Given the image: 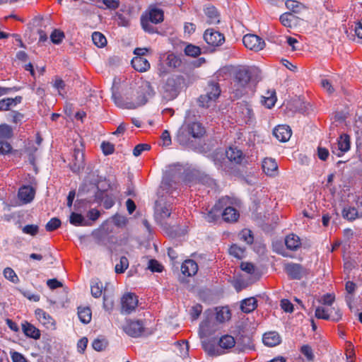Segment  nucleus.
Segmentation results:
<instances>
[{
  "mask_svg": "<svg viewBox=\"0 0 362 362\" xmlns=\"http://www.w3.org/2000/svg\"><path fill=\"white\" fill-rule=\"evenodd\" d=\"M164 20V12L156 7H150L141 18L142 28L150 34L157 33L158 29L153 25L162 23Z\"/></svg>",
  "mask_w": 362,
  "mask_h": 362,
  "instance_id": "1",
  "label": "nucleus"
},
{
  "mask_svg": "<svg viewBox=\"0 0 362 362\" xmlns=\"http://www.w3.org/2000/svg\"><path fill=\"white\" fill-rule=\"evenodd\" d=\"M221 93L219 83L215 81H209L204 88V93L197 98L198 105L203 108L210 107L215 104Z\"/></svg>",
  "mask_w": 362,
  "mask_h": 362,
  "instance_id": "2",
  "label": "nucleus"
},
{
  "mask_svg": "<svg viewBox=\"0 0 362 362\" xmlns=\"http://www.w3.org/2000/svg\"><path fill=\"white\" fill-rule=\"evenodd\" d=\"M182 76L169 77L163 87V98L167 101L173 100L179 95L185 84Z\"/></svg>",
  "mask_w": 362,
  "mask_h": 362,
  "instance_id": "3",
  "label": "nucleus"
},
{
  "mask_svg": "<svg viewBox=\"0 0 362 362\" xmlns=\"http://www.w3.org/2000/svg\"><path fill=\"white\" fill-rule=\"evenodd\" d=\"M250 79L251 74L247 69L242 67L235 71L233 86L235 96L241 97L246 93L245 88Z\"/></svg>",
  "mask_w": 362,
  "mask_h": 362,
  "instance_id": "4",
  "label": "nucleus"
},
{
  "mask_svg": "<svg viewBox=\"0 0 362 362\" xmlns=\"http://www.w3.org/2000/svg\"><path fill=\"white\" fill-rule=\"evenodd\" d=\"M174 210L173 203L165 202L162 203V200L156 202L155 206V218L160 225L163 224V221L169 218Z\"/></svg>",
  "mask_w": 362,
  "mask_h": 362,
  "instance_id": "5",
  "label": "nucleus"
},
{
  "mask_svg": "<svg viewBox=\"0 0 362 362\" xmlns=\"http://www.w3.org/2000/svg\"><path fill=\"white\" fill-rule=\"evenodd\" d=\"M284 270L291 279L300 280L309 274V269L296 263H288L285 264Z\"/></svg>",
  "mask_w": 362,
  "mask_h": 362,
  "instance_id": "6",
  "label": "nucleus"
},
{
  "mask_svg": "<svg viewBox=\"0 0 362 362\" xmlns=\"http://www.w3.org/2000/svg\"><path fill=\"white\" fill-rule=\"evenodd\" d=\"M243 42L245 47L255 52H259L265 46L264 41L259 36L254 34L245 35L243 38Z\"/></svg>",
  "mask_w": 362,
  "mask_h": 362,
  "instance_id": "7",
  "label": "nucleus"
},
{
  "mask_svg": "<svg viewBox=\"0 0 362 362\" xmlns=\"http://www.w3.org/2000/svg\"><path fill=\"white\" fill-rule=\"evenodd\" d=\"M123 329L129 336L132 337H139L141 336L144 331V327L142 321L129 320L127 321Z\"/></svg>",
  "mask_w": 362,
  "mask_h": 362,
  "instance_id": "8",
  "label": "nucleus"
},
{
  "mask_svg": "<svg viewBox=\"0 0 362 362\" xmlns=\"http://www.w3.org/2000/svg\"><path fill=\"white\" fill-rule=\"evenodd\" d=\"M204 38L206 42L211 46H220L225 42L223 34L213 28L207 29L204 34Z\"/></svg>",
  "mask_w": 362,
  "mask_h": 362,
  "instance_id": "9",
  "label": "nucleus"
},
{
  "mask_svg": "<svg viewBox=\"0 0 362 362\" xmlns=\"http://www.w3.org/2000/svg\"><path fill=\"white\" fill-rule=\"evenodd\" d=\"M93 187L95 188L96 189V192H95L94 195V199L93 200H87L86 199L77 200L75 204V206L77 208V209H78L81 207L85 206L87 204L97 203L98 204H100L103 202L105 197H106V195L107 194L106 190H101L96 185H94Z\"/></svg>",
  "mask_w": 362,
  "mask_h": 362,
  "instance_id": "10",
  "label": "nucleus"
},
{
  "mask_svg": "<svg viewBox=\"0 0 362 362\" xmlns=\"http://www.w3.org/2000/svg\"><path fill=\"white\" fill-rule=\"evenodd\" d=\"M337 144V148L332 147V153L340 157L350 148V136L346 134H341L338 139Z\"/></svg>",
  "mask_w": 362,
  "mask_h": 362,
  "instance_id": "11",
  "label": "nucleus"
},
{
  "mask_svg": "<svg viewBox=\"0 0 362 362\" xmlns=\"http://www.w3.org/2000/svg\"><path fill=\"white\" fill-rule=\"evenodd\" d=\"M192 139V137L190 132H188L183 124L177 132L175 141L181 146L190 147L194 146Z\"/></svg>",
  "mask_w": 362,
  "mask_h": 362,
  "instance_id": "12",
  "label": "nucleus"
},
{
  "mask_svg": "<svg viewBox=\"0 0 362 362\" xmlns=\"http://www.w3.org/2000/svg\"><path fill=\"white\" fill-rule=\"evenodd\" d=\"M85 166L84 163V154L80 149H74L72 161L70 163L71 170L74 173H78L81 170H83Z\"/></svg>",
  "mask_w": 362,
  "mask_h": 362,
  "instance_id": "13",
  "label": "nucleus"
},
{
  "mask_svg": "<svg viewBox=\"0 0 362 362\" xmlns=\"http://www.w3.org/2000/svg\"><path fill=\"white\" fill-rule=\"evenodd\" d=\"M138 304L137 296L133 293H127L122 298V309L126 313L133 311Z\"/></svg>",
  "mask_w": 362,
  "mask_h": 362,
  "instance_id": "14",
  "label": "nucleus"
},
{
  "mask_svg": "<svg viewBox=\"0 0 362 362\" xmlns=\"http://www.w3.org/2000/svg\"><path fill=\"white\" fill-rule=\"evenodd\" d=\"M184 125L193 139H200L205 134L204 127L198 122H186Z\"/></svg>",
  "mask_w": 362,
  "mask_h": 362,
  "instance_id": "15",
  "label": "nucleus"
},
{
  "mask_svg": "<svg viewBox=\"0 0 362 362\" xmlns=\"http://www.w3.org/2000/svg\"><path fill=\"white\" fill-rule=\"evenodd\" d=\"M236 340V349L239 352H243L245 350H251L254 349L252 337L250 335L240 334Z\"/></svg>",
  "mask_w": 362,
  "mask_h": 362,
  "instance_id": "16",
  "label": "nucleus"
},
{
  "mask_svg": "<svg viewBox=\"0 0 362 362\" xmlns=\"http://www.w3.org/2000/svg\"><path fill=\"white\" fill-rule=\"evenodd\" d=\"M235 112L247 123L253 117V112L250 106L245 102L238 103L235 108Z\"/></svg>",
  "mask_w": 362,
  "mask_h": 362,
  "instance_id": "17",
  "label": "nucleus"
},
{
  "mask_svg": "<svg viewBox=\"0 0 362 362\" xmlns=\"http://www.w3.org/2000/svg\"><path fill=\"white\" fill-rule=\"evenodd\" d=\"M273 134L279 141L285 142L291 138L292 132L288 125H279L274 129Z\"/></svg>",
  "mask_w": 362,
  "mask_h": 362,
  "instance_id": "18",
  "label": "nucleus"
},
{
  "mask_svg": "<svg viewBox=\"0 0 362 362\" xmlns=\"http://www.w3.org/2000/svg\"><path fill=\"white\" fill-rule=\"evenodd\" d=\"M226 198H222L219 199L218 203H216L214 206L206 214L204 215V218L206 221L209 223L214 222L219 218L221 215V210L223 207L222 204L225 201Z\"/></svg>",
  "mask_w": 362,
  "mask_h": 362,
  "instance_id": "19",
  "label": "nucleus"
},
{
  "mask_svg": "<svg viewBox=\"0 0 362 362\" xmlns=\"http://www.w3.org/2000/svg\"><path fill=\"white\" fill-rule=\"evenodd\" d=\"M35 189L29 185L23 186L19 189L18 198L23 204H28L32 202L35 197Z\"/></svg>",
  "mask_w": 362,
  "mask_h": 362,
  "instance_id": "20",
  "label": "nucleus"
},
{
  "mask_svg": "<svg viewBox=\"0 0 362 362\" xmlns=\"http://www.w3.org/2000/svg\"><path fill=\"white\" fill-rule=\"evenodd\" d=\"M236 344V340L235 338L229 334H224L221 336L218 341L219 349L228 352L230 349L235 347Z\"/></svg>",
  "mask_w": 362,
  "mask_h": 362,
  "instance_id": "21",
  "label": "nucleus"
},
{
  "mask_svg": "<svg viewBox=\"0 0 362 362\" xmlns=\"http://www.w3.org/2000/svg\"><path fill=\"white\" fill-rule=\"evenodd\" d=\"M281 341V337L276 332H269L263 336V343L269 347L279 345Z\"/></svg>",
  "mask_w": 362,
  "mask_h": 362,
  "instance_id": "22",
  "label": "nucleus"
},
{
  "mask_svg": "<svg viewBox=\"0 0 362 362\" xmlns=\"http://www.w3.org/2000/svg\"><path fill=\"white\" fill-rule=\"evenodd\" d=\"M181 270L183 274L192 276L197 274L198 265L193 259H187L182 263Z\"/></svg>",
  "mask_w": 362,
  "mask_h": 362,
  "instance_id": "23",
  "label": "nucleus"
},
{
  "mask_svg": "<svg viewBox=\"0 0 362 362\" xmlns=\"http://www.w3.org/2000/svg\"><path fill=\"white\" fill-rule=\"evenodd\" d=\"M221 215L223 219L228 223L236 222L240 216L239 212L232 206L226 207L222 213L221 212Z\"/></svg>",
  "mask_w": 362,
  "mask_h": 362,
  "instance_id": "24",
  "label": "nucleus"
},
{
  "mask_svg": "<svg viewBox=\"0 0 362 362\" xmlns=\"http://www.w3.org/2000/svg\"><path fill=\"white\" fill-rule=\"evenodd\" d=\"M132 65L133 68L139 71L144 72L150 68L148 61L142 57H135L132 60Z\"/></svg>",
  "mask_w": 362,
  "mask_h": 362,
  "instance_id": "25",
  "label": "nucleus"
},
{
  "mask_svg": "<svg viewBox=\"0 0 362 362\" xmlns=\"http://www.w3.org/2000/svg\"><path fill=\"white\" fill-rule=\"evenodd\" d=\"M23 333L30 338L39 339L40 338V331L32 324L25 322L22 325Z\"/></svg>",
  "mask_w": 362,
  "mask_h": 362,
  "instance_id": "26",
  "label": "nucleus"
},
{
  "mask_svg": "<svg viewBox=\"0 0 362 362\" xmlns=\"http://www.w3.org/2000/svg\"><path fill=\"white\" fill-rule=\"evenodd\" d=\"M226 156L236 164H240L244 159L243 152L236 147H230L226 151Z\"/></svg>",
  "mask_w": 362,
  "mask_h": 362,
  "instance_id": "27",
  "label": "nucleus"
},
{
  "mask_svg": "<svg viewBox=\"0 0 362 362\" xmlns=\"http://www.w3.org/2000/svg\"><path fill=\"white\" fill-rule=\"evenodd\" d=\"M206 16V22L209 24H217L220 22V16L217 9L214 6H209L204 10Z\"/></svg>",
  "mask_w": 362,
  "mask_h": 362,
  "instance_id": "28",
  "label": "nucleus"
},
{
  "mask_svg": "<svg viewBox=\"0 0 362 362\" xmlns=\"http://www.w3.org/2000/svg\"><path fill=\"white\" fill-rule=\"evenodd\" d=\"M285 244L288 250L295 251L300 247L301 242L298 235L292 233L286 237Z\"/></svg>",
  "mask_w": 362,
  "mask_h": 362,
  "instance_id": "29",
  "label": "nucleus"
},
{
  "mask_svg": "<svg viewBox=\"0 0 362 362\" xmlns=\"http://www.w3.org/2000/svg\"><path fill=\"white\" fill-rule=\"evenodd\" d=\"M262 169L268 175H274L277 171L278 166L274 159L265 158L262 162Z\"/></svg>",
  "mask_w": 362,
  "mask_h": 362,
  "instance_id": "30",
  "label": "nucleus"
},
{
  "mask_svg": "<svg viewBox=\"0 0 362 362\" xmlns=\"http://www.w3.org/2000/svg\"><path fill=\"white\" fill-rule=\"evenodd\" d=\"M91 235L98 245H105L107 243L108 233L104 228L95 230Z\"/></svg>",
  "mask_w": 362,
  "mask_h": 362,
  "instance_id": "31",
  "label": "nucleus"
},
{
  "mask_svg": "<svg viewBox=\"0 0 362 362\" xmlns=\"http://www.w3.org/2000/svg\"><path fill=\"white\" fill-rule=\"evenodd\" d=\"M35 315L41 323L46 325L47 327L54 325V320L42 309L37 308L35 310Z\"/></svg>",
  "mask_w": 362,
  "mask_h": 362,
  "instance_id": "32",
  "label": "nucleus"
},
{
  "mask_svg": "<svg viewBox=\"0 0 362 362\" xmlns=\"http://www.w3.org/2000/svg\"><path fill=\"white\" fill-rule=\"evenodd\" d=\"M137 93L138 96L136 100L134 102H130L129 105H127V108L134 109L146 103L147 98L146 95V90L144 88H140Z\"/></svg>",
  "mask_w": 362,
  "mask_h": 362,
  "instance_id": "33",
  "label": "nucleus"
},
{
  "mask_svg": "<svg viewBox=\"0 0 362 362\" xmlns=\"http://www.w3.org/2000/svg\"><path fill=\"white\" fill-rule=\"evenodd\" d=\"M257 306V301L254 297H250L241 302L240 309L245 313L252 312Z\"/></svg>",
  "mask_w": 362,
  "mask_h": 362,
  "instance_id": "34",
  "label": "nucleus"
},
{
  "mask_svg": "<svg viewBox=\"0 0 362 362\" xmlns=\"http://www.w3.org/2000/svg\"><path fill=\"white\" fill-rule=\"evenodd\" d=\"M203 348L204 351L211 356H218L226 353V351L221 350L219 349V346H216L214 344L209 342L203 343Z\"/></svg>",
  "mask_w": 362,
  "mask_h": 362,
  "instance_id": "35",
  "label": "nucleus"
},
{
  "mask_svg": "<svg viewBox=\"0 0 362 362\" xmlns=\"http://www.w3.org/2000/svg\"><path fill=\"white\" fill-rule=\"evenodd\" d=\"M69 221L74 226H91L92 223L85 219L80 214L72 212L70 215Z\"/></svg>",
  "mask_w": 362,
  "mask_h": 362,
  "instance_id": "36",
  "label": "nucleus"
},
{
  "mask_svg": "<svg viewBox=\"0 0 362 362\" xmlns=\"http://www.w3.org/2000/svg\"><path fill=\"white\" fill-rule=\"evenodd\" d=\"M262 102L264 105L268 108H272L276 101V91L274 90H268L267 96H264Z\"/></svg>",
  "mask_w": 362,
  "mask_h": 362,
  "instance_id": "37",
  "label": "nucleus"
},
{
  "mask_svg": "<svg viewBox=\"0 0 362 362\" xmlns=\"http://www.w3.org/2000/svg\"><path fill=\"white\" fill-rule=\"evenodd\" d=\"M78 315L83 323L87 324L91 320V310L89 308H78Z\"/></svg>",
  "mask_w": 362,
  "mask_h": 362,
  "instance_id": "38",
  "label": "nucleus"
},
{
  "mask_svg": "<svg viewBox=\"0 0 362 362\" xmlns=\"http://www.w3.org/2000/svg\"><path fill=\"white\" fill-rule=\"evenodd\" d=\"M342 216L349 221L355 220L358 216V211L355 207H345L342 211Z\"/></svg>",
  "mask_w": 362,
  "mask_h": 362,
  "instance_id": "39",
  "label": "nucleus"
},
{
  "mask_svg": "<svg viewBox=\"0 0 362 362\" xmlns=\"http://www.w3.org/2000/svg\"><path fill=\"white\" fill-rule=\"evenodd\" d=\"M292 108L293 111L305 114L308 111V104L302 101L300 99H296L293 101Z\"/></svg>",
  "mask_w": 362,
  "mask_h": 362,
  "instance_id": "40",
  "label": "nucleus"
},
{
  "mask_svg": "<svg viewBox=\"0 0 362 362\" xmlns=\"http://www.w3.org/2000/svg\"><path fill=\"white\" fill-rule=\"evenodd\" d=\"M92 40L98 47H103L107 44L106 37L100 32H94L92 35Z\"/></svg>",
  "mask_w": 362,
  "mask_h": 362,
  "instance_id": "41",
  "label": "nucleus"
},
{
  "mask_svg": "<svg viewBox=\"0 0 362 362\" xmlns=\"http://www.w3.org/2000/svg\"><path fill=\"white\" fill-rule=\"evenodd\" d=\"M165 64L170 68H176L181 64V60L175 54H170L166 57Z\"/></svg>",
  "mask_w": 362,
  "mask_h": 362,
  "instance_id": "42",
  "label": "nucleus"
},
{
  "mask_svg": "<svg viewBox=\"0 0 362 362\" xmlns=\"http://www.w3.org/2000/svg\"><path fill=\"white\" fill-rule=\"evenodd\" d=\"M216 318L220 322H225L230 318V311L227 308H222L216 313Z\"/></svg>",
  "mask_w": 362,
  "mask_h": 362,
  "instance_id": "43",
  "label": "nucleus"
},
{
  "mask_svg": "<svg viewBox=\"0 0 362 362\" xmlns=\"http://www.w3.org/2000/svg\"><path fill=\"white\" fill-rule=\"evenodd\" d=\"M245 252V248L238 246L236 244H233L229 248V253L230 255L238 258L242 259Z\"/></svg>",
  "mask_w": 362,
  "mask_h": 362,
  "instance_id": "44",
  "label": "nucleus"
},
{
  "mask_svg": "<svg viewBox=\"0 0 362 362\" xmlns=\"http://www.w3.org/2000/svg\"><path fill=\"white\" fill-rule=\"evenodd\" d=\"M128 267H129L128 259L126 257L122 256L120 258L119 263L117 264L115 266V272L117 274H122L125 272V270L128 268Z\"/></svg>",
  "mask_w": 362,
  "mask_h": 362,
  "instance_id": "45",
  "label": "nucleus"
},
{
  "mask_svg": "<svg viewBox=\"0 0 362 362\" xmlns=\"http://www.w3.org/2000/svg\"><path fill=\"white\" fill-rule=\"evenodd\" d=\"M4 276L6 279L13 284H17L19 282V279L17 276L16 272L10 267H6L4 269Z\"/></svg>",
  "mask_w": 362,
  "mask_h": 362,
  "instance_id": "46",
  "label": "nucleus"
},
{
  "mask_svg": "<svg viewBox=\"0 0 362 362\" xmlns=\"http://www.w3.org/2000/svg\"><path fill=\"white\" fill-rule=\"evenodd\" d=\"M185 53L187 56L196 57L201 54V49L199 47L190 44L185 48Z\"/></svg>",
  "mask_w": 362,
  "mask_h": 362,
  "instance_id": "47",
  "label": "nucleus"
},
{
  "mask_svg": "<svg viewBox=\"0 0 362 362\" xmlns=\"http://www.w3.org/2000/svg\"><path fill=\"white\" fill-rule=\"evenodd\" d=\"M13 131L11 127L8 124L0 125V138L8 139L12 136Z\"/></svg>",
  "mask_w": 362,
  "mask_h": 362,
  "instance_id": "48",
  "label": "nucleus"
},
{
  "mask_svg": "<svg viewBox=\"0 0 362 362\" xmlns=\"http://www.w3.org/2000/svg\"><path fill=\"white\" fill-rule=\"evenodd\" d=\"M64 37V33L62 31L57 29H55L50 35L51 40L54 44L61 43Z\"/></svg>",
  "mask_w": 362,
  "mask_h": 362,
  "instance_id": "49",
  "label": "nucleus"
},
{
  "mask_svg": "<svg viewBox=\"0 0 362 362\" xmlns=\"http://www.w3.org/2000/svg\"><path fill=\"white\" fill-rule=\"evenodd\" d=\"M61 226V221L57 218H52L45 226L47 231L51 232Z\"/></svg>",
  "mask_w": 362,
  "mask_h": 362,
  "instance_id": "50",
  "label": "nucleus"
},
{
  "mask_svg": "<svg viewBox=\"0 0 362 362\" xmlns=\"http://www.w3.org/2000/svg\"><path fill=\"white\" fill-rule=\"evenodd\" d=\"M315 317L319 319L329 320L330 318V313H328V310L323 307H318L315 310Z\"/></svg>",
  "mask_w": 362,
  "mask_h": 362,
  "instance_id": "51",
  "label": "nucleus"
},
{
  "mask_svg": "<svg viewBox=\"0 0 362 362\" xmlns=\"http://www.w3.org/2000/svg\"><path fill=\"white\" fill-rule=\"evenodd\" d=\"M93 348L98 351L104 350L107 346V341L105 339H96L93 342Z\"/></svg>",
  "mask_w": 362,
  "mask_h": 362,
  "instance_id": "52",
  "label": "nucleus"
},
{
  "mask_svg": "<svg viewBox=\"0 0 362 362\" xmlns=\"http://www.w3.org/2000/svg\"><path fill=\"white\" fill-rule=\"evenodd\" d=\"M53 86L58 90L59 95H63L64 93H65L64 89L66 84L61 78H55Z\"/></svg>",
  "mask_w": 362,
  "mask_h": 362,
  "instance_id": "53",
  "label": "nucleus"
},
{
  "mask_svg": "<svg viewBox=\"0 0 362 362\" xmlns=\"http://www.w3.org/2000/svg\"><path fill=\"white\" fill-rule=\"evenodd\" d=\"M241 239L246 242L247 244L250 245L254 241V237L252 231L248 229H244L242 230L241 233Z\"/></svg>",
  "mask_w": 362,
  "mask_h": 362,
  "instance_id": "54",
  "label": "nucleus"
},
{
  "mask_svg": "<svg viewBox=\"0 0 362 362\" xmlns=\"http://www.w3.org/2000/svg\"><path fill=\"white\" fill-rule=\"evenodd\" d=\"M285 4L288 9L291 10L294 13L298 12L300 8L302 6V4L300 2L294 0H288L286 1Z\"/></svg>",
  "mask_w": 362,
  "mask_h": 362,
  "instance_id": "55",
  "label": "nucleus"
},
{
  "mask_svg": "<svg viewBox=\"0 0 362 362\" xmlns=\"http://www.w3.org/2000/svg\"><path fill=\"white\" fill-rule=\"evenodd\" d=\"M148 268L153 272H160L163 267L157 260L151 259L148 261Z\"/></svg>",
  "mask_w": 362,
  "mask_h": 362,
  "instance_id": "56",
  "label": "nucleus"
},
{
  "mask_svg": "<svg viewBox=\"0 0 362 362\" xmlns=\"http://www.w3.org/2000/svg\"><path fill=\"white\" fill-rule=\"evenodd\" d=\"M150 148L151 146L148 144H139L134 147L133 154L135 156H139L143 151H148Z\"/></svg>",
  "mask_w": 362,
  "mask_h": 362,
  "instance_id": "57",
  "label": "nucleus"
},
{
  "mask_svg": "<svg viewBox=\"0 0 362 362\" xmlns=\"http://www.w3.org/2000/svg\"><path fill=\"white\" fill-rule=\"evenodd\" d=\"M101 148L103 150V152L105 155H110L113 153L115 151V146L114 144H111L108 141H103L101 144Z\"/></svg>",
  "mask_w": 362,
  "mask_h": 362,
  "instance_id": "58",
  "label": "nucleus"
},
{
  "mask_svg": "<svg viewBox=\"0 0 362 362\" xmlns=\"http://www.w3.org/2000/svg\"><path fill=\"white\" fill-rule=\"evenodd\" d=\"M39 230V228L37 225H26L23 228V232L26 234L35 235Z\"/></svg>",
  "mask_w": 362,
  "mask_h": 362,
  "instance_id": "59",
  "label": "nucleus"
},
{
  "mask_svg": "<svg viewBox=\"0 0 362 362\" xmlns=\"http://www.w3.org/2000/svg\"><path fill=\"white\" fill-rule=\"evenodd\" d=\"M113 222L118 227H123L127 224V219L124 216L116 214L113 216Z\"/></svg>",
  "mask_w": 362,
  "mask_h": 362,
  "instance_id": "60",
  "label": "nucleus"
},
{
  "mask_svg": "<svg viewBox=\"0 0 362 362\" xmlns=\"http://www.w3.org/2000/svg\"><path fill=\"white\" fill-rule=\"evenodd\" d=\"M301 353L307 358L309 361H313L314 355L313 350L309 345H303L300 349Z\"/></svg>",
  "mask_w": 362,
  "mask_h": 362,
  "instance_id": "61",
  "label": "nucleus"
},
{
  "mask_svg": "<svg viewBox=\"0 0 362 362\" xmlns=\"http://www.w3.org/2000/svg\"><path fill=\"white\" fill-rule=\"evenodd\" d=\"M10 354L13 362H28L23 354L17 351H11Z\"/></svg>",
  "mask_w": 362,
  "mask_h": 362,
  "instance_id": "62",
  "label": "nucleus"
},
{
  "mask_svg": "<svg viewBox=\"0 0 362 362\" xmlns=\"http://www.w3.org/2000/svg\"><path fill=\"white\" fill-rule=\"evenodd\" d=\"M11 106L13 103L10 98L0 100V111H7Z\"/></svg>",
  "mask_w": 362,
  "mask_h": 362,
  "instance_id": "63",
  "label": "nucleus"
},
{
  "mask_svg": "<svg viewBox=\"0 0 362 362\" xmlns=\"http://www.w3.org/2000/svg\"><path fill=\"white\" fill-rule=\"evenodd\" d=\"M202 312V306L200 304H197L193 306L191 309V317L192 320H197Z\"/></svg>",
  "mask_w": 362,
  "mask_h": 362,
  "instance_id": "64",
  "label": "nucleus"
}]
</instances>
